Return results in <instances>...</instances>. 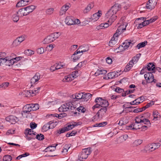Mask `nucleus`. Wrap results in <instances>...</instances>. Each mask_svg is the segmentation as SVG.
Wrapping results in <instances>:
<instances>
[{
  "label": "nucleus",
  "mask_w": 161,
  "mask_h": 161,
  "mask_svg": "<svg viewBox=\"0 0 161 161\" xmlns=\"http://www.w3.org/2000/svg\"><path fill=\"white\" fill-rule=\"evenodd\" d=\"M91 147H88L82 150V151L80 153L78 158L80 161H83L86 159L88 155H90L92 152Z\"/></svg>",
  "instance_id": "1"
},
{
  "label": "nucleus",
  "mask_w": 161,
  "mask_h": 161,
  "mask_svg": "<svg viewBox=\"0 0 161 161\" xmlns=\"http://www.w3.org/2000/svg\"><path fill=\"white\" fill-rule=\"evenodd\" d=\"M58 33L59 32H55L47 36L44 40V43H49L54 41L60 36Z\"/></svg>",
  "instance_id": "2"
},
{
  "label": "nucleus",
  "mask_w": 161,
  "mask_h": 161,
  "mask_svg": "<svg viewBox=\"0 0 161 161\" xmlns=\"http://www.w3.org/2000/svg\"><path fill=\"white\" fill-rule=\"evenodd\" d=\"M158 0H149L146 4V8L147 9H154L156 5Z\"/></svg>",
  "instance_id": "3"
},
{
  "label": "nucleus",
  "mask_w": 161,
  "mask_h": 161,
  "mask_svg": "<svg viewBox=\"0 0 161 161\" xmlns=\"http://www.w3.org/2000/svg\"><path fill=\"white\" fill-rule=\"evenodd\" d=\"M40 78V75L39 73H36L35 75L31 79V87L33 86V84H36V82L38 81Z\"/></svg>",
  "instance_id": "4"
},
{
  "label": "nucleus",
  "mask_w": 161,
  "mask_h": 161,
  "mask_svg": "<svg viewBox=\"0 0 161 161\" xmlns=\"http://www.w3.org/2000/svg\"><path fill=\"white\" fill-rule=\"evenodd\" d=\"M6 121L9 122L12 124H15L18 121V118L15 116L9 115L5 118Z\"/></svg>",
  "instance_id": "5"
},
{
  "label": "nucleus",
  "mask_w": 161,
  "mask_h": 161,
  "mask_svg": "<svg viewBox=\"0 0 161 161\" xmlns=\"http://www.w3.org/2000/svg\"><path fill=\"white\" fill-rule=\"evenodd\" d=\"M107 111V107H102L96 114L98 118H102Z\"/></svg>",
  "instance_id": "6"
},
{
  "label": "nucleus",
  "mask_w": 161,
  "mask_h": 161,
  "mask_svg": "<svg viewBox=\"0 0 161 161\" xmlns=\"http://www.w3.org/2000/svg\"><path fill=\"white\" fill-rule=\"evenodd\" d=\"M155 71H153L152 72H148L147 74H145L144 75V77L146 80H147V83H151L150 81L152 78H154V76L153 73H155Z\"/></svg>",
  "instance_id": "7"
},
{
  "label": "nucleus",
  "mask_w": 161,
  "mask_h": 161,
  "mask_svg": "<svg viewBox=\"0 0 161 161\" xmlns=\"http://www.w3.org/2000/svg\"><path fill=\"white\" fill-rule=\"evenodd\" d=\"M155 145V144L154 143L147 145L145 147L144 150L147 152L148 151L152 152L156 149Z\"/></svg>",
  "instance_id": "8"
},
{
  "label": "nucleus",
  "mask_w": 161,
  "mask_h": 161,
  "mask_svg": "<svg viewBox=\"0 0 161 161\" xmlns=\"http://www.w3.org/2000/svg\"><path fill=\"white\" fill-rule=\"evenodd\" d=\"M36 7L34 5H31L24 8L25 11L26 15L32 12Z\"/></svg>",
  "instance_id": "9"
},
{
  "label": "nucleus",
  "mask_w": 161,
  "mask_h": 161,
  "mask_svg": "<svg viewBox=\"0 0 161 161\" xmlns=\"http://www.w3.org/2000/svg\"><path fill=\"white\" fill-rule=\"evenodd\" d=\"M65 22L68 25H74V18L71 16H67L65 19Z\"/></svg>",
  "instance_id": "10"
},
{
  "label": "nucleus",
  "mask_w": 161,
  "mask_h": 161,
  "mask_svg": "<svg viewBox=\"0 0 161 161\" xmlns=\"http://www.w3.org/2000/svg\"><path fill=\"white\" fill-rule=\"evenodd\" d=\"M101 11H98V12L94 14L91 17V19L94 21H97L102 15Z\"/></svg>",
  "instance_id": "11"
},
{
  "label": "nucleus",
  "mask_w": 161,
  "mask_h": 161,
  "mask_svg": "<svg viewBox=\"0 0 161 161\" xmlns=\"http://www.w3.org/2000/svg\"><path fill=\"white\" fill-rule=\"evenodd\" d=\"M83 93V99L82 101H80V102L87 101L92 97V95L90 93H86L84 94Z\"/></svg>",
  "instance_id": "12"
},
{
  "label": "nucleus",
  "mask_w": 161,
  "mask_h": 161,
  "mask_svg": "<svg viewBox=\"0 0 161 161\" xmlns=\"http://www.w3.org/2000/svg\"><path fill=\"white\" fill-rule=\"evenodd\" d=\"M121 5L119 3H116L111 8V9L116 14L121 8Z\"/></svg>",
  "instance_id": "13"
},
{
  "label": "nucleus",
  "mask_w": 161,
  "mask_h": 161,
  "mask_svg": "<svg viewBox=\"0 0 161 161\" xmlns=\"http://www.w3.org/2000/svg\"><path fill=\"white\" fill-rule=\"evenodd\" d=\"M146 70L148 71H155V67L154 63H149L146 67Z\"/></svg>",
  "instance_id": "14"
},
{
  "label": "nucleus",
  "mask_w": 161,
  "mask_h": 161,
  "mask_svg": "<svg viewBox=\"0 0 161 161\" xmlns=\"http://www.w3.org/2000/svg\"><path fill=\"white\" fill-rule=\"evenodd\" d=\"M124 46V49H127L130 46H132L133 45V43H132L131 40H126L125 42L123 43Z\"/></svg>",
  "instance_id": "15"
},
{
  "label": "nucleus",
  "mask_w": 161,
  "mask_h": 161,
  "mask_svg": "<svg viewBox=\"0 0 161 161\" xmlns=\"http://www.w3.org/2000/svg\"><path fill=\"white\" fill-rule=\"evenodd\" d=\"M153 120L155 121L159 120L161 117L160 114L157 111L153 112Z\"/></svg>",
  "instance_id": "16"
},
{
  "label": "nucleus",
  "mask_w": 161,
  "mask_h": 161,
  "mask_svg": "<svg viewBox=\"0 0 161 161\" xmlns=\"http://www.w3.org/2000/svg\"><path fill=\"white\" fill-rule=\"evenodd\" d=\"M68 130H69V129L68 128L67 126L66 127H64L62 128L60 130H57L56 131V135H57V136H58L61 134L64 133L65 131Z\"/></svg>",
  "instance_id": "17"
},
{
  "label": "nucleus",
  "mask_w": 161,
  "mask_h": 161,
  "mask_svg": "<svg viewBox=\"0 0 161 161\" xmlns=\"http://www.w3.org/2000/svg\"><path fill=\"white\" fill-rule=\"evenodd\" d=\"M100 99L101 100L100 101H101V102H100L101 103H100L101 107H107L109 105V103L106 100L104 99H103L102 98Z\"/></svg>",
  "instance_id": "18"
},
{
  "label": "nucleus",
  "mask_w": 161,
  "mask_h": 161,
  "mask_svg": "<svg viewBox=\"0 0 161 161\" xmlns=\"http://www.w3.org/2000/svg\"><path fill=\"white\" fill-rule=\"evenodd\" d=\"M94 6V3H91L88 4L87 6L84 9L83 12L85 13H86L89 12L90 10Z\"/></svg>",
  "instance_id": "19"
},
{
  "label": "nucleus",
  "mask_w": 161,
  "mask_h": 161,
  "mask_svg": "<svg viewBox=\"0 0 161 161\" xmlns=\"http://www.w3.org/2000/svg\"><path fill=\"white\" fill-rule=\"evenodd\" d=\"M72 75L71 74H69L66 76H65L64 78L63 79V81L64 82L70 81L72 80L73 79L72 78Z\"/></svg>",
  "instance_id": "20"
},
{
  "label": "nucleus",
  "mask_w": 161,
  "mask_h": 161,
  "mask_svg": "<svg viewBox=\"0 0 161 161\" xmlns=\"http://www.w3.org/2000/svg\"><path fill=\"white\" fill-rule=\"evenodd\" d=\"M58 145L57 144H56L55 146H49L47 147L45 149V151L46 152L49 151V152H52L53 151H54L56 149V147Z\"/></svg>",
  "instance_id": "21"
},
{
  "label": "nucleus",
  "mask_w": 161,
  "mask_h": 161,
  "mask_svg": "<svg viewBox=\"0 0 161 161\" xmlns=\"http://www.w3.org/2000/svg\"><path fill=\"white\" fill-rule=\"evenodd\" d=\"M16 13L18 15H19V16L20 17L26 16L25 11L24 8H22L19 9V11L17 12Z\"/></svg>",
  "instance_id": "22"
},
{
  "label": "nucleus",
  "mask_w": 161,
  "mask_h": 161,
  "mask_svg": "<svg viewBox=\"0 0 161 161\" xmlns=\"http://www.w3.org/2000/svg\"><path fill=\"white\" fill-rule=\"evenodd\" d=\"M63 65H61L59 64H58L55 67L54 65L53 66H52L50 68V70L51 71H53L55 70L56 69H61V67H63Z\"/></svg>",
  "instance_id": "23"
},
{
  "label": "nucleus",
  "mask_w": 161,
  "mask_h": 161,
  "mask_svg": "<svg viewBox=\"0 0 161 161\" xmlns=\"http://www.w3.org/2000/svg\"><path fill=\"white\" fill-rule=\"evenodd\" d=\"M15 63V61H14V59H10L8 58V60L7 62V65L10 66L11 65H14ZM15 65H13V66Z\"/></svg>",
  "instance_id": "24"
},
{
  "label": "nucleus",
  "mask_w": 161,
  "mask_h": 161,
  "mask_svg": "<svg viewBox=\"0 0 161 161\" xmlns=\"http://www.w3.org/2000/svg\"><path fill=\"white\" fill-rule=\"evenodd\" d=\"M83 93H76V101L80 100V101H82L83 99Z\"/></svg>",
  "instance_id": "25"
},
{
  "label": "nucleus",
  "mask_w": 161,
  "mask_h": 161,
  "mask_svg": "<svg viewBox=\"0 0 161 161\" xmlns=\"http://www.w3.org/2000/svg\"><path fill=\"white\" fill-rule=\"evenodd\" d=\"M147 43V41H145L144 42H141L137 45L136 47L138 49H139L145 46Z\"/></svg>",
  "instance_id": "26"
},
{
  "label": "nucleus",
  "mask_w": 161,
  "mask_h": 161,
  "mask_svg": "<svg viewBox=\"0 0 161 161\" xmlns=\"http://www.w3.org/2000/svg\"><path fill=\"white\" fill-rule=\"evenodd\" d=\"M115 13L110 9L106 14V17L108 18L109 17L114 16Z\"/></svg>",
  "instance_id": "27"
},
{
  "label": "nucleus",
  "mask_w": 161,
  "mask_h": 161,
  "mask_svg": "<svg viewBox=\"0 0 161 161\" xmlns=\"http://www.w3.org/2000/svg\"><path fill=\"white\" fill-rule=\"evenodd\" d=\"M108 74V76H109L110 79L114 78L117 77L118 75L115 72H113L109 73Z\"/></svg>",
  "instance_id": "28"
},
{
  "label": "nucleus",
  "mask_w": 161,
  "mask_h": 161,
  "mask_svg": "<svg viewBox=\"0 0 161 161\" xmlns=\"http://www.w3.org/2000/svg\"><path fill=\"white\" fill-rule=\"evenodd\" d=\"M80 122L75 123V124L68 125L67 126L69 129V130L72 129L75 126L80 125Z\"/></svg>",
  "instance_id": "29"
},
{
  "label": "nucleus",
  "mask_w": 161,
  "mask_h": 161,
  "mask_svg": "<svg viewBox=\"0 0 161 161\" xmlns=\"http://www.w3.org/2000/svg\"><path fill=\"white\" fill-rule=\"evenodd\" d=\"M143 140L140 139H138L135 140L133 143L134 146H137L140 145L142 143Z\"/></svg>",
  "instance_id": "30"
},
{
  "label": "nucleus",
  "mask_w": 161,
  "mask_h": 161,
  "mask_svg": "<svg viewBox=\"0 0 161 161\" xmlns=\"http://www.w3.org/2000/svg\"><path fill=\"white\" fill-rule=\"evenodd\" d=\"M151 115V114L149 112H147L142 115H140L139 117L140 118L142 119L143 118H147L150 117Z\"/></svg>",
  "instance_id": "31"
},
{
  "label": "nucleus",
  "mask_w": 161,
  "mask_h": 161,
  "mask_svg": "<svg viewBox=\"0 0 161 161\" xmlns=\"http://www.w3.org/2000/svg\"><path fill=\"white\" fill-rule=\"evenodd\" d=\"M86 63V61L85 60L79 63L75 68V69H77L78 67L81 68V67L85 65Z\"/></svg>",
  "instance_id": "32"
},
{
  "label": "nucleus",
  "mask_w": 161,
  "mask_h": 161,
  "mask_svg": "<svg viewBox=\"0 0 161 161\" xmlns=\"http://www.w3.org/2000/svg\"><path fill=\"white\" fill-rule=\"evenodd\" d=\"M141 55V53H138L136 54V55L133 57L132 60H133V61L135 63H137Z\"/></svg>",
  "instance_id": "33"
},
{
  "label": "nucleus",
  "mask_w": 161,
  "mask_h": 161,
  "mask_svg": "<svg viewBox=\"0 0 161 161\" xmlns=\"http://www.w3.org/2000/svg\"><path fill=\"white\" fill-rule=\"evenodd\" d=\"M142 120H141L140 122L143 123L145 125H150V121L147 118H143Z\"/></svg>",
  "instance_id": "34"
},
{
  "label": "nucleus",
  "mask_w": 161,
  "mask_h": 161,
  "mask_svg": "<svg viewBox=\"0 0 161 161\" xmlns=\"http://www.w3.org/2000/svg\"><path fill=\"white\" fill-rule=\"evenodd\" d=\"M142 125L141 123L140 124L137 123H134V127H133L132 129L133 130H137L141 128Z\"/></svg>",
  "instance_id": "35"
},
{
  "label": "nucleus",
  "mask_w": 161,
  "mask_h": 161,
  "mask_svg": "<svg viewBox=\"0 0 161 161\" xmlns=\"http://www.w3.org/2000/svg\"><path fill=\"white\" fill-rule=\"evenodd\" d=\"M36 138L38 140L42 141L44 139V136L42 134H38L36 135Z\"/></svg>",
  "instance_id": "36"
},
{
  "label": "nucleus",
  "mask_w": 161,
  "mask_h": 161,
  "mask_svg": "<svg viewBox=\"0 0 161 161\" xmlns=\"http://www.w3.org/2000/svg\"><path fill=\"white\" fill-rule=\"evenodd\" d=\"M12 159V157L10 155L4 156L3 158V161H10Z\"/></svg>",
  "instance_id": "37"
},
{
  "label": "nucleus",
  "mask_w": 161,
  "mask_h": 161,
  "mask_svg": "<svg viewBox=\"0 0 161 161\" xmlns=\"http://www.w3.org/2000/svg\"><path fill=\"white\" fill-rule=\"evenodd\" d=\"M19 17L20 16L17 14L13 15L12 18L13 21L16 22H17L19 19Z\"/></svg>",
  "instance_id": "38"
},
{
  "label": "nucleus",
  "mask_w": 161,
  "mask_h": 161,
  "mask_svg": "<svg viewBox=\"0 0 161 161\" xmlns=\"http://www.w3.org/2000/svg\"><path fill=\"white\" fill-rule=\"evenodd\" d=\"M34 53V51L28 49L25 51V53L27 56H31Z\"/></svg>",
  "instance_id": "39"
},
{
  "label": "nucleus",
  "mask_w": 161,
  "mask_h": 161,
  "mask_svg": "<svg viewBox=\"0 0 161 161\" xmlns=\"http://www.w3.org/2000/svg\"><path fill=\"white\" fill-rule=\"evenodd\" d=\"M32 130L29 128H26L25 130V134L32 135V133L34 132V131Z\"/></svg>",
  "instance_id": "40"
},
{
  "label": "nucleus",
  "mask_w": 161,
  "mask_h": 161,
  "mask_svg": "<svg viewBox=\"0 0 161 161\" xmlns=\"http://www.w3.org/2000/svg\"><path fill=\"white\" fill-rule=\"evenodd\" d=\"M30 155V154L28 153H25L24 154L19 155L16 158V160H19L21 158L23 157H25L26 156H28Z\"/></svg>",
  "instance_id": "41"
},
{
  "label": "nucleus",
  "mask_w": 161,
  "mask_h": 161,
  "mask_svg": "<svg viewBox=\"0 0 161 161\" xmlns=\"http://www.w3.org/2000/svg\"><path fill=\"white\" fill-rule=\"evenodd\" d=\"M117 42L116 41L112 39L109 41V45L111 47H113L115 45H116Z\"/></svg>",
  "instance_id": "42"
},
{
  "label": "nucleus",
  "mask_w": 161,
  "mask_h": 161,
  "mask_svg": "<svg viewBox=\"0 0 161 161\" xmlns=\"http://www.w3.org/2000/svg\"><path fill=\"white\" fill-rule=\"evenodd\" d=\"M74 53L72 55L71 57L73 59V61L74 62H75L78 60L80 58V56H79L76 55H74Z\"/></svg>",
  "instance_id": "43"
},
{
  "label": "nucleus",
  "mask_w": 161,
  "mask_h": 161,
  "mask_svg": "<svg viewBox=\"0 0 161 161\" xmlns=\"http://www.w3.org/2000/svg\"><path fill=\"white\" fill-rule=\"evenodd\" d=\"M77 133V131L76 130H73L71 133L69 134L67 133L66 134V136L68 137L70 136H75Z\"/></svg>",
  "instance_id": "44"
},
{
  "label": "nucleus",
  "mask_w": 161,
  "mask_h": 161,
  "mask_svg": "<svg viewBox=\"0 0 161 161\" xmlns=\"http://www.w3.org/2000/svg\"><path fill=\"white\" fill-rule=\"evenodd\" d=\"M76 110L79 112H81L82 113H84L85 112L86 109L83 107L80 106L76 108Z\"/></svg>",
  "instance_id": "45"
},
{
  "label": "nucleus",
  "mask_w": 161,
  "mask_h": 161,
  "mask_svg": "<svg viewBox=\"0 0 161 161\" xmlns=\"http://www.w3.org/2000/svg\"><path fill=\"white\" fill-rule=\"evenodd\" d=\"M8 57H5L4 58H0L1 62L2 63V64H5L7 65V62L8 60Z\"/></svg>",
  "instance_id": "46"
},
{
  "label": "nucleus",
  "mask_w": 161,
  "mask_h": 161,
  "mask_svg": "<svg viewBox=\"0 0 161 161\" xmlns=\"http://www.w3.org/2000/svg\"><path fill=\"white\" fill-rule=\"evenodd\" d=\"M132 67V65H130L129 64H128L126 66L124 71L125 72H128L129 71Z\"/></svg>",
  "instance_id": "47"
},
{
  "label": "nucleus",
  "mask_w": 161,
  "mask_h": 161,
  "mask_svg": "<svg viewBox=\"0 0 161 161\" xmlns=\"http://www.w3.org/2000/svg\"><path fill=\"white\" fill-rule=\"evenodd\" d=\"M36 51L37 53L39 54H42L44 52V49L42 47L38 48Z\"/></svg>",
  "instance_id": "48"
},
{
  "label": "nucleus",
  "mask_w": 161,
  "mask_h": 161,
  "mask_svg": "<svg viewBox=\"0 0 161 161\" xmlns=\"http://www.w3.org/2000/svg\"><path fill=\"white\" fill-rule=\"evenodd\" d=\"M37 126V124L35 122H31L30 124V127L31 129H34L36 128Z\"/></svg>",
  "instance_id": "49"
},
{
  "label": "nucleus",
  "mask_w": 161,
  "mask_h": 161,
  "mask_svg": "<svg viewBox=\"0 0 161 161\" xmlns=\"http://www.w3.org/2000/svg\"><path fill=\"white\" fill-rule=\"evenodd\" d=\"M53 11L54 8H51L47 9L46 11V13L47 14H51L53 13Z\"/></svg>",
  "instance_id": "50"
},
{
  "label": "nucleus",
  "mask_w": 161,
  "mask_h": 161,
  "mask_svg": "<svg viewBox=\"0 0 161 161\" xmlns=\"http://www.w3.org/2000/svg\"><path fill=\"white\" fill-rule=\"evenodd\" d=\"M78 71H75L72 72L71 75H73L72 78H73V79H74L78 76Z\"/></svg>",
  "instance_id": "51"
},
{
  "label": "nucleus",
  "mask_w": 161,
  "mask_h": 161,
  "mask_svg": "<svg viewBox=\"0 0 161 161\" xmlns=\"http://www.w3.org/2000/svg\"><path fill=\"white\" fill-rule=\"evenodd\" d=\"M20 43L17 38L14 40L13 43V46L15 47L17 46L20 44Z\"/></svg>",
  "instance_id": "52"
},
{
  "label": "nucleus",
  "mask_w": 161,
  "mask_h": 161,
  "mask_svg": "<svg viewBox=\"0 0 161 161\" xmlns=\"http://www.w3.org/2000/svg\"><path fill=\"white\" fill-rule=\"evenodd\" d=\"M117 18V16L116 15H114L113 16L111 17L110 18V25H112V23L115 21V20Z\"/></svg>",
  "instance_id": "53"
},
{
  "label": "nucleus",
  "mask_w": 161,
  "mask_h": 161,
  "mask_svg": "<svg viewBox=\"0 0 161 161\" xmlns=\"http://www.w3.org/2000/svg\"><path fill=\"white\" fill-rule=\"evenodd\" d=\"M22 2L21 1V0L18 2L16 5V7H23L25 6V4L22 3Z\"/></svg>",
  "instance_id": "54"
},
{
  "label": "nucleus",
  "mask_w": 161,
  "mask_h": 161,
  "mask_svg": "<svg viewBox=\"0 0 161 161\" xmlns=\"http://www.w3.org/2000/svg\"><path fill=\"white\" fill-rule=\"evenodd\" d=\"M140 115L138 117H136V119H135V123H137L140 124V123H142V122H140L141 120H142V119H141L139 117Z\"/></svg>",
  "instance_id": "55"
},
{
  "label": "nucleus",
  "mask_w": 161,
  "mask_h": 161,
  "mask_svg": "<svg viewBox=\"0 0 161 161\" xmlns=\"http://www.w3.org/2000/svg\"><path fill=\"white\" fill-rule=\"evenodd\" d=\"M109 25V24L107 23H102L100 25V26L103 28H107L108 27Z\"/></svg>",
  "instance_id": "56"
},
{
  "label": "nucleus",
  "mask_w": 161,
  "mask_h": 161,
  "mask_svg": "<svg viewBox=\"0 0 161 161\" xmlns=\"http://www.w3.org/2000/svg\"><path fill=\"white\" fill-rule=\"evenodd\" d=\"M48 124H46L44 125L42 128V131H46L47 130H48V129H47V126H48Z\"/></svg>",
  "instance_id": "57"
},
{
  "label": "nucleus",
  "mask_w": 161,
  "mask_h": 161,
  "mask_svg": "<svg viewBox=\"0 0 161 161\" xmlns=\"http://www.w3.org/2000/svg\"><path fill=\"white\" fill-rule=\"evenodd\" d=\"M31 92H32V90H27L25 91V96L28 97L31 96Z\"/></svg>",
  "instance_id": "58"
},
{
  "label": "nucleus",
  "mask_w": 161,
  "mask_h": 161,
  "mask_svg": "<svg viewBox=\"0 0 161 161\" xmlns=\"http://www.w3.org/2000/svg\"><path fill=\"white\" fill-rule=\"evenodd\" d=\"M66 11L65 9H64V8L62 7L59 12L60 15H63L65 13Z\"/></svg>",
  "instance_id": "59"
},
{
  "label": "nucleus",
  "mask_w": 161,
  "mask_h": 161,
  "mask_svg": "<svg viewBox=\"0 0 161 161\" xmlns=\"http://www.w3.org/2000/svg\"><path fill=\"white\" fill-rule=\"evenodd\" d=\"M124 20V19H123L122 21V23H121V26H124L125 27L123 29H122L123 30H126V28L127 25L128 24H127L126 23L124 22L123 21Z\"/></svg>",
  "instance_id": "60"
},
{
  "label": "nucleus",
  "mask_w": 161,
  "mask_h": 161,
  "mask_svg": "<svg viewBox=\"0 0 161 161\" xmlns=\"http://www.w3.org/2000/svg\"><path fill=\"white\" fill-rule=\"evenodd\" d=\"M70 106V105L69 104V103L68 104L67 103H66L65 104H64L63 105H62V107L64 109V108L66 109H69Z\"/></svg>",
  "instance_id": "61"
},
{
  "label": "nucleus",
  "mask_w": 161,
  "mask_h": 161,
  "mask_svg": "<svg viewBox=\"0 0 161 161\" xmlns=\"http://www.w3.org/2000/svg\"><path fill=\"white\" fill-rule=\"evenodd\" d=\"M6 54L5 52H0V58H4L6 57Z\"/></svg>",
  "instance_id": "62"
},
{
  "label": "nucleus",
  "mask_w": 161,
  "mask_h": 161,
  "mask_svg": "<svg viewBox=\"0 0 161 161\" xmlns=\"http://www.w3.org/2000/svg\"><path fill=\"white\" fill-rule=\"evenodd\" d=\"M99 127H104L108 124L107 122H103L99 123Z\"/></svg>",
  "instance_id": "63"
},
{
  "label": "nucleus",
  "mask_w": 161,
  "mask_h": 161,
  "mask_svg": "<svg viewBox=\"0 0 161 161\" xmlns=\"http://www.w3.org/2000/svg\"><path fill=\"white\" fill-rule=\"evenodd\" d=\"M106 61L107 63L109 64H110L112 63V61L111 58H110L108 57H107L106 59Z\"/></svg>",
  "instance_id": "64"
}]
</instances>
